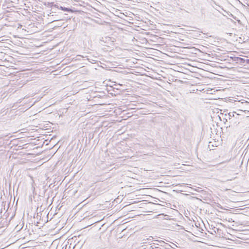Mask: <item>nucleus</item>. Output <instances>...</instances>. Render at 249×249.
<instances>
[{
	"label": "nucleus",
	"mask_w": 249,
	"mask_h": 249,
	"mask_svg": "<svg viewBox=\"0 0 249 249\" xmlns=\"http://www.w3.org/2000/svg\"><path fill=\"white\" fill-rule=\"evenodd\" d=\"M234 61H237V62H239L240 63H244L245 62L246 63V59H245L241 57H235Z\"/></svg>",
	"instance_id": "3"
},
{
	"label": "nucleus",
	"mask_w": 249,
	"mask_h": 249,
	"mask_svg": "<svg viewBox=\"0 0 249 249\" xmlns=\"http://www.w3.org/2000/svg\"><path fill=\"white\" fill-rule=\"evenodd\" d=\"M229 222H234V220L232 218L229 219L228 220Z\"/></svg>",
	"instance_id": "4"
},
{
	"label": "nucleus",
	"mask_w": 249,
	"mask_h": 249,
	"mask_svg": "<svg viewBox=\"0 0 249 249\" xmlns=\"http://www.w3.org/2000/svg\"><path fill=\"white\" fill-rule=\"evenodd\" d=\"M54 7H56L58 9H61V10L65 11V12H73L71 8L64 7H62V6H59L56 4L54 5Z\"/></svg>",
	"instance_id": "1"
},
{
	"label": "nucleus",
	"mask_w": 249,
	"mask_h": 249,
	"mask_svg": "<svg viewBox=\"0 0 249 249\" xmlns=\"http://www.w3.org/2000/svg\"><path fill=\"white\" fill-rule=\"evenodd\" d=\"M235 114L237 116H238V120H239V117L240 114L239 113H236V112H230L229 113V119L231 120L232 119L231 117H234L235 116Z\"/></svg>",
	"instance_id": "2"
},
{
	"label": "nucleus",
	"mask_w": 249,
	"mask_h": 249,
	"mask_svg": "<svg viewBox=\"0 0 249 249\" xmlns=\"http://www.w3.org/2000/svg\"><path fill=\"white\" fill-rule=\"evenodd\" d=\"M246 63L249 64V59H246Z\"/></svg>",
	"instance_id": "5"
},
{
	"label": "nucleus",
	"mask_w": 249,
	"mask_h": 249,
	"mask_svg": "<svg viewBox=\"0 0 249 249\" xmlns=\"http://www.w3.org/2000/svg\"><path fill=\"white\" fill-rule=\"evenodd\" d=\"M2 94H1V93L0 92V100H1V99H2Z\"/></svg>",
	"instance_id": "6"
},
{
	"label": "nucleus",
	"mask_w": 249,
	"mask_h": 249,
	"mask_svg": "<svg viewBox=\"0 0 249 249\" xmlns=\"http://www.w3.org/2000/svg\"><path fill=\"white\" fill-rule=\"evenodd\" d=\"M239 112H243V111H242V110H239Z\"/></svg>",
	"instance_id": "7"
}]
</instances>
